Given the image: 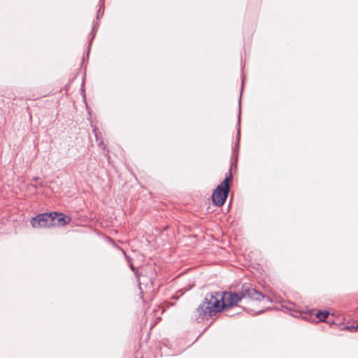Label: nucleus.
<instances>
[{
  "label": "nucleus",
  "instance_id": "9d476101",
  "mask_svg": "<svg viewBox=\"0 0 358 358\" xmlns=\"http://www.w3.org/2000/svg\"><path fill=\"white\" fill-rule=\"evenodd\" d=\"M230 310H231V309H229V310L228 312H226V315L227 316H232L235 314L234 313H232V311H230Z\"/></svg>",
  "mask_w": 358,
  "mask_h": 358
},
{
  "label": "nucleus",
  "instance_id": "20e7f679",
  "mask_svg": "<svg viewBox=\"0 0 358 358\" xmlns=\"http://www.w3.org/2000/svg\"><path fill=\"white\" fill-rule=\"evenodd\" d=\"M54 215H57V213L52 212L39 214L31 218V226L34 228L50 227L55 226Z\"/></svg>",
  "mask_w": 358,
  "mask_h": 358
},
{
  "label": "nucleus",
  "instance_id": "423d86ee",
  "mask_svg": "<svg viewBox=\"0 0 358 358\" xmlns=\"http://www.w3.org/2000/svg\"><path fill=\"white\" fill-rule=\"evenodd\" d=\"M329 315V313L327 310H320L317 313L316 317L320 321L324 322L328 317Z\"/></svg>",
  "mask_w": 358,
  "mask_h": 358
},
{
  "label": "nucleus",
  "instance_id": "39448f33",
  "mask_svg": "<svg viewBox=\"0 0 358 358\" xmlns=\"http://www.w3.org/2000/svg\"><path fill=\"white\" fill-rule=\"evenodd\" d=\"M54 220H55V226H64L67 223L70 222V217H65L62 213H57V215H54Z\"/></svg>",
  "mask_w": 358,
  "mask_h": 358
},
{
  "label": "nucleus",
  "instance_id": "0eeeda50",
  "mask_svg": "<svg viewBox=\"0 0 358 358\" xmlns=\"http://www.w3.org/2000/svg\"><path fill=\"white\" fill-rule=\"evenodd\" d=\"M95 137H96V141L97 142L98 145L99 146L103 145V149L105 150L106 147L103 143L102 136L96 135Z\"/></svg>",
  "mask_w": 358,
  "mask_h": 358
},
{
  "label": "nucleus",
  "instance_id": "f03ea898",
  "mask_svg": "<svg viewBox=\"0 0 358 358\" xmlns=\"http://www.w3.org/2000/svg\"><path fill=\"white\" fill-rule=\"evenodd\" d=\"M218 292H210L206 294L203 303L196 309L198 314L197 320H204L207 317L215 315L217 313L222 311L220 301L217 297Z\"/></svg>",
  "mask_w": 358,
  "mask_h": 358
},
{
  "label": "nucleus",
  "instance_id": "9b49d317",
  "mask_svg": "<svg viewBox=\"0 0 358 358\" xmlns=\"http://www.w3.org/2000/svg\"><path fill=\"white\" fill-rule=\"evenodd\" d=\"M106 155L107 156V157H108V162L110 163V157H108V153H107V154H106Z\"/></svg>",
  "mask_w": 358,
  "mask_h": 358
},
{
  "label": "nucleus",
  "instance_id": "6e6552de",
  "mask_svg": "<svg viewBox=\"0 0 358 358\" xmlns=\"http://www.w3.org/2000/svg\"><path fill=\"white\" fill-rule=\"evenodd\" d=\"M345 329H348V331H351V332H354V331H357L358 324L357 326L348 325V326L345 327Z\"/></svg>",
  "mask_w": 358,
  "mask_h": 358
},
{
  "label": "nucleus",
  "instance_id": "f8f14e48",
  "mask_svg": "<svg viewBox=\"0 0 358 358\" xmlns=\"http://www.w3.org/2000/svg\"><path fill=\"white\" fill-rule=\"evenodd\" d=\"M38 180V178H37V177L34 178V180H35V181H37Z\"/></svg>",
  "mask_w": 358,
  "mask_h": 358
},
{
  "label": "nucleus",
  "instance_id": "1a4fd4ad",
  "mask_svg": "<svg viewBox=\"0 0 358 358\" xmlns=\"http://www.w3.org/2000/svg\"><path fill=\"white\" fill-rule=\"evenodd\" d=\"M240 137H241V135L237 136V143H236V144L235 148L233 149V152H235V148H238V146H239V140H240Z\"/></svg>",
  "mask_w": 358,
  "mask_h": 358
},
{
  "label": "nucleus",
  "instance_id": "f257e3e1",
  "mask_svg": "<svg viewBox=\"0 0 358 358\" xmlns=\"http://www.w3.org/2000/svg\"><path fill=\"white\" fill-rule=\"evenodd\" d=\"M217 297L220 301L222 310L228 312L229 309L233 308L242 299H250L252 300L259 301L265 299L266 301L271 302L269 296L263 294L261 292L256 290L252 285L245 284L242 286L241 289L238 293L233 292H218Z\"/></svg>",
  "mask_w": 358,
  "mask_h": 358
},
{
  "label": "nucleus",
  "instance_id": "7ed1b4c3",
  "mask_svg": "<svg viewBox=\"0 0 358 358\" xmlns=\"http://www.w3.org/2000/svg\"><path fill=\"white\" fill-rule=\"evenodd\" d=\"M231 180V174L217 185L212 194V200L213 204L220 207L226 201L229 192V183Z\"/></svg>",
  "mask_w": 358,
  "mask_h": 358
}]
</instances>
